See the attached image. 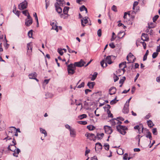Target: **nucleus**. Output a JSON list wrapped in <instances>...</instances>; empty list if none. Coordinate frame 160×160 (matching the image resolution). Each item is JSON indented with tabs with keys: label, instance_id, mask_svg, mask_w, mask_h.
<instances>
[{
	"label": "nucleus",
	"instance_id": "nucleus-25",
	"mask_svg": "<svg viewBox=\"0 0 160 160\" xmlns=\"http://www.w3.org/2000/svg\"><path fill=\"white\" fill-rule=\"evenodd\" d=\"M117 119L114 118L110 121L111 123L112 126H114L116 124L117 125V122H116Z\"/></svg>",
	"mask_w": 160,
	"mask_h": 160
},
{
	"label": "nucleus",
	"instance_id": "nucleus-64",
	"mask_svg": "<svg viewBox=\"0 0 160 160\" xmlns=\"http://www.w3.org/2000/svg\"><path fill=\"white\" fill-rule=\"evenodd\" d=\"M156 51L157 52H160V45L157 47Z\"/></svg>",
	"mask_w": 160,
	"mask_h": 160
},
{
	"label": "nucleus",
	"instance_id": "nucleus-47",
	"mask_svg": "<svg viewBox=\"0 0 160 160\" xmlns=\"http://www.w3.org/2000/svg\"><path fill=\"white\" fill-rule=\"evenodd\" d=\"M84 86V82H82V83L79 85L77 87V88H81L82 87H83Z\"/></svg>",
	"mask_w": 160,
	"mask_h": 160
},
{
	"label": "nucleus",
	"instance_id": "nucleus-50",
	"mask_svg": "<svg viewBox=\"0 0 160 160\" xmlns=\"http://www.w3.org/2000/svg\"><path fill=\"white\" fill-rule=\"evenodd\" d=\"M111 9L112 10L115 12H116L117 11L116 7L114 5L112 6Z\"/></svg>",
	"mask_w": 160,
	"mask_h": 160
},
{
	"label": "nucleus",
	"instance_id": "nucleus-24",
	"mask_svg": "<svg viewBox=\"0 0 160 160\" xmlns=\"http://www.w3.org/2000/svg\"><path fill=\"white\" fill-rule=\"evenodd\" d=\"M124 34L125 33L123 32L120 31L118 33L117 37L119 38H121L124 36Z\"/></svg>",
	"mask_w": 160,
	"mask_h": 160
},
{
	"label": "nucleus",
	"instance_id": "nucleus-43",
	"mask_svg": "<svg viewBox=\"0 0 160 160\" xmlns=\"http://www.w3.org/2000/svg\"><path fill=\"white\" fill-rule=\"evenodd\" d=\"M159 17L158 15H156L153 18V20L154 22H155Z\"/></svg>",
	"mask_w": 160,
	"mask_h": 160
},
{
	"label": "nucleus",
	"instance_id": "nucleus-16",
	"mask_svg": "<svg viewBox=\"0 0 160 160\" xmlns=\"http://www.w3.org/2000/svg\"><path fill=\"white\" fill-rule=\"evenodd\" d=\"M69 9V7H65L63 9V12L64 14L67 15L68 16H69L68 14V12Z\"/></svg>",
	"mask_w": 160,
	"mask_h": 160
},
{
	"label": "nucleus",
	"instance_id": "nucleus-9",
	"mask_svg": "<svg viewBox=\"0 0 160 160\" xmlns=\"http://www.w3.org/2000/svg\"><path fill=\"white\" fill-rule=\"evenodd\" d=\"M129 106L128 104H125L122 109V112L125 114H127L129 112Z\"/></svg>",
	"mask_w": 160,
	"mask_h": 160
},
{
	"label": "nucleus",
	"instance_id": "nucleus-14",
	"mask_svg": "<svg viewBox=\"0 0 160 160\" xmlns=\"http://www.w3.org/2000/svg\"><path fill=\"white\" fill-rule=\"evenodd\" d=\"M70 135L71 137H75L76 136V132L75 129L73 128H72L70 130Z\"/></svg>",
	"mask_w": 160,
	"mask_h": 160
},
{
	"label": "nucleus",
	"instance_id": "nucleus-21",
	"mask_svg": "<svg viewBox=\"0 0 160 160\" xmlns=\"http://www.w3.org/2000/svg\"><path fill=\"white\" fill-rule=\"evenodd\" d=\"M104 135V134L103 133L101 134L97 133V135L95 136L96 139L98 138V139H101L103 138Z\"/></svg>",
	"mask_w": 160,
	"mask_h": 160
},
{
	"label": "nucleus",
	"instance_id": "nucleus-15",
	"mask_svg": "<svg viewBox=\"0 0 160 160\" xmlns=\"http://www.w3.org/2000/svg\"><path fill=\"white\" fill-rule=\"evenodd\" d=\"M141 39L143 41H147L148 39L147 34L143 33L141 37Z\"/></svg>",
	"mask_w": 160,
	"mask_h": 160
},
{
	"label": "nucleus",
	"instance_id": "nucleus-7",
	"mask_svg": "<svg viewBox=\"0 0 160 160\" xmlns=\"http://www.w3.org/2000/svg\"><path fill=\"white\" fill-rule=\"evenodd\" d=\"M104 129L105 133L108 134H110L112 132V130L110 127L108 126H105Z\"/></svg>",
	"mask_w": 160,
	"mask_h": 160
},
{
	"label": "nucleus",
	"instance_id": "nucleus-22",
	"mask_svg": "<svg viewBox=\"0 0 160 160\" xmlns=\"http://www.w3.org/2000/svg\"><path fill=\"white\" fill-rule=\"evenodd\" d=\"M95 85L94 82H88V83L87 86L90 89H92L93 88L94 86Z\"/></svg>",
	"mask_w": 160,
	"mask_h": 160
},
{
	"label": "nucleus",
	"instance_id": "nucleus-6",
	"mask_svg": "<svg viewBox=\"0 0 160 160\" xmlns=\"http://www.w3.org/2000/svg\"><path fill=\"white\" fill-rule=\"evenodd\" d=\"M85 136L90 140L95 141L96 140L95 135L94 134L86 133Z\"/></svg>",
	"mask_w": 160,
	"mask_h": 160
},
{
	"label": "nucleus",
	"instance_id": "nucleus-30",
	"mask_svg": "<svg viewBox=\"0 0 160 160\" xmlns=\"http://www.w3.org/2000/svg\"><path fill=\"white\" fill-rule=\"evenodd\" d=\"M40 132L44 134L45 136H47V133L45 129H44L42 128H40Z\"/></svg>",
	"mask_w": 160,
	"mask_h": 160
},
{
	"label": "nucleus",
	"instance_id": "nucleus-18",
	"mask_svg": "<svg viewBox=\"0 0 160 160\" xmlns=\"http://www.w3.org/2000/svg\"><path fill=\"white\" fill-rule=\"evenodd\" d=\"M56 1L59 3L58 4V2H57L56 4L59 6H63V5H65V2L64 0H56Z\"/></svg>",
	"mask_w": 160,
	"mask_h": 160
},
{
	"label": "nucleus",
	"instance_id": "nucleus-60",
	"mask_svg": "<svg viewBox=\"0 0 160 160\" xmlns=\"http://www.w3.org/2000/svg\"><path fill=\"white\" fill-rule=\"evenodd\" d=\"M70 53H75V54H76L77 53V52H76L74 50H72L71 49H69V50L68 51Z\"/></svg>",
	"mask_w": 160,
	"mask_h": 160
},
{
	"label": "nucleus",
	"instance_id": "nucleus-13",
	"mask_svg": "<svg viewBox=\"0 0 160 160\" xmlns=\"http://www.w3.org/2000/svg\"><path fill=\"white\" fill-rule=\"evenodd\" d=\"M37 74L36 72H33L29 74V78L30 79H35V78L37 77Z\"/></svg>",
	"mask_w": 160,
	"mask_h": 160
},
{
	"label": "nucleus",
	"instance_id": "nucleus-39",
	"mask_svg": "<svg viewBox=\"0 0 160 160\" xmlns=\"http://www.w3.org/2000/svg\"><path fill=\"white\" fill-rule=\"evenodd\" d=\"M126 62H123L119 64V67L120 68H121L122 66H124L126 65Z\"/></svg>",
	"mask_w": 160,
	"mask_h": 160
},
{
	"label": "nucleus",
	"instance_id": "nucleus-26",
	"mask_svg": "<svg viewBox=\"0 0 160 160\" xmlns=\"http://www.w3.org/2000/svg\"><path fill=\"white\" fill-rule=\"evenodd\" d=\"M14 8L13 9V12L16 15L18 16V17H19L20 15V11L18 10H16V8L15 6H14Z\"/></svg>",
	"mask_w": 160,
	"mask_h": 160
},
{
	"label": "nucleus",
	"instance_id": "nucleus-23",
	"mask_svg": "<svg viewBox=\"0 0 160 160\" xmlns=\"http://www.w3.org/2000/svg\"><path fill=\"white\" fill-rule=\"evenodd\" d=\"M97 148L98 149H102V145L101 143L99 142H97L96 144V146L95 147V149L96 151V148Z\"/></svg>",
	"mask_w": 160,
	"mask_h": 160
},
{
	"label": "nucleus",
	"instance_id": "nucleus-10",
	"mask_svg": "<svg viewBox=\"0 0 160 160\" xmlns=\"http://www.w3.org/2000/svg\"><path fill=\"white\" fill-rule=\"evenodd\" d=\"M60 6L56 3L55 4L56 10L58 13H61L62 12V8Z\"/></svg>",
	"mask_w": 160,
	"mask_h": 160
},
{
	"label": "nucleus",
	"instance_id": "nucleus-53",
	"mask_svg": "<svg viewBox=\"0 0 160 160\" xmlns=\"http://www.w3.org/2000/svg\"><path fill=\"white\" fill-rule=\"evenodd\" d=\"M134 128L135 129H138L139 132L141 129V128H140V126L139 125H137L135 126Z\"/></svg>",
	"mask_w": 160,
	"mask_h": 160
},
{
	"label": "nucleus",
	"instance_id": "nucleus-36",
	"mask_svg": "<svg viewBox=\"0 0 160 160\" xmlns=\"http://www.w3.org/2000/svg\"><path fill=\"white\" fill-rule=\"evenodd\" d=\"M58 52L61 55H62L63 54V52L62 51V49L61 48H58Z\"/></svg>",
	"mask_w": 160,
	"mask_h": 160
},
{
	"label": "nucleus",
	"instance_id": "nucleus-62",
	"mask_svg": "<svg viewBox=\"0 0 160 160\" xmlns=\"http://www.w3.org/2000/svg\"><path fill=\"white\" fill-rule=\"evenodd\" d=\"M65 127L66 128L69 129V130H70V129H72L70 126L68 124L66 125Z\"/></svg>",
	"mask_w": 160,
	"mask_h": 160
},
{
	"label": "nucleus",
	"instance_id": "nucleus-45",
	"mask_svg": "<svg viewBox=\"0 0 160 160\" xmlns=\"http://www.w3.org/2000/svg\"><path fill=\"white\" fill-rule=\"evenodd\" d=\"M148 24V28H153L155 27V25L152 22L150 24Z\"/></svg>",
	"mask_w": 160,
	"mask_h": 160
},
{
	"label": "nucleus",
	"instance_id": "nucleus-11",
	"mask_svg": "<svg viewBox=\"0 0 160 160\" xmlns=\"http://www.w3.org/2000/svg\"><path fill=\"white\" fill-rule=\"evenodd\" d=\"M56 22H51L50 25L52 26V29L55 30L57 31V32L58 31V26L56 25Z\"/></svg>",
	"mask_w": 160,
	"mask_h": 160
},
{
	"label": "nucleus",
	"instance_id": "nucleus-52",
	"mask_svg": "<svg viewBox=\"0 0 160 160\" xmlns=\"http://www.w3.org/2000/svg\"><path fill=\"white\" fill-rule=\"evenodd\" d=\"M115 35V33L114 32H113L112 33V37L111 38V41H112L114 40L115 39V38H116L115 37H114V36Z\"/></svg>",
	"mask_w": 160,
	"mask_h": 160
},
{
	"label": "nucleus",
	"instance_id": "nucleus-58",
	"mask_svg": "<svg viewBox=\"0 0 160 160\" xmlns=\"http://www.w3.org/2000/svg\"><path fill=\"white\" fill-rule=\"evenodd\" d=\"M141 43H142L144 49H145L146 48V44L144 42H141Z\"/></svg>",
	"mask_w": 160,
	"mask_h": 160
},
{
	"label": "nucleus",
	"instance_id": "nucleus-38",
	"mask_svg": "<svg viewBox=\"0 0 160 160\" xmlns=\"http://www.w3.org/2000/svg\"><path fill=\"white\" fill-rule=\"evenodd\" d=\"M28 35L29 38H31L32 35V30L29 31L28 33Z\"/></svg>",
	"mask_w": 160,
	"mask_h": 160
},
{
	"label": "nucleus",
	"instance_id": "nucleus-3",
	"mask_svg": "<svg viewBox=\"0 0 160 160\" xmlns=\"http://www.w3.org/2000/svg\"><path fill=\"white\" fill-rule=\"evenodd\" d=\"M76 67L72 63L70 64L67 66V70L68 74L70 75L74 74L75 72Z\"/></svg>",
	"mask_w": 160,
	"mask_h": 160
},
{
	"label": "nucleus",
	"instance_id": "nucleus-8",
	"mask_svg": "<svg viewBox=\"0 0 160 160\" xmlns=\"http://www.w3.org/2000/svg\"><path fill=\"white\" fill-rule=\"evenodd\" d=\"M133 58L134 56L132 53L131 52L129 53L127 57V59L128 61V63L132 62L131 59H133Z\"/></svg>",
	"mask_w": 160,
	"mask_h": 160
},
{
	"label": "nucleus",
	"instance_id": "nucleus-17",
	"mask_svg": "<svg viewBox=\"0 0 160 160\" xmlns=\"http://www.w3.org/2000/svg\"><path fill=\"white\" fill-rule=\"evenodd\" d=\"M87 18V17H85V18H83V19L81 20L82 25L83 26H84L88 22Z\"/></svg>",
	"mask_w": 160,
	"mask_h": 160
},
{
	"label": "nucleus",
	"instance_id": "nucleus-33",
	"mask_svg": "<svg viewBox=\"0 0 160 160\" xmlns=\"http://www.w3.org/2000/svg\"><path fill=\"white\" fill-rule=\"evenodd\" d=\"M116 97L114 99L112 100L110 102V104L111 105H113L116 103L118 101V100H116Z\"/></svg>",
	"mask_w": 160,
	"mask_h": 160
},
{
	"label": "nucleus",
	"instance_id": "nucleus-4",
	"mask_svg": "<svg viewBox=\"0 0 160 160\" xmlns=\"http://www.w3.org/2000/svg\"><path fill=\"white\" fill-rule=\"evenodd\" d=\"M27 6L28 2L26 0H25L19 5L18 8L21 10H23L26 8H27Z\"/></svg>",
	"mask_w": 160,
	"mask_h": 160
},
{
	"label": "nucleus",
	"instance_id": "nucleus-5",
	"mask_svg": "<svg viewBox=\"0 0 160 160\" xmlns=\"http://www.w3.org/2000/svg\"><path fill=\"white\" fill-rule=\"evenodd\" d=\"M86 63V62L82 60L81 59L80 61L74 62L73 65L75 67H81L84 65Z\"/></svg>",
	"mask_w": 160,
	"mask_h": 160
},
{
	"label": "nucleus",
	"instance_id": "nucleus-40",
	"mask_svg": "<svg viewBox=\"0 0 160 160\" xmlns=\"http://www.w3.org/2000/svg\"><path fill=\"white\" fill-rule=\"evenodd\" d=\"M158 52H154L152 55V57L153 58H155L157 57V56L158 55Z\"/></svg>",
	"mask_w": 160,
	"mask_h": 160
},
{
	"label": "nucleus",
	"instance_id": "nucleus-37",
	"mask_svg": "<svg viewBox=\"0 0 160 160\" xmlns=\"http://www.w3.org/2000/svg\"><path fill=\"white\" fill-rule=\"evenodd\" d=\"M126 79V78L125 77H123L122 78V79H121L119 81V83H122V84L124 82L125 80Z\"/></svg>",
	"mask_w": 160,
	"mask_h": 160
},
{
	"label": "nucleus",
	"instance_id": "nucleus-54",
	"mask_svg": "<svg viewBox=\"0 0 160 160\" xmlns=\"http://www.w3.org/2000/svg\"><path fill=\"white\" fill-rule=\"evenodd\" d=\"M128 14L129 15H130V13H129V12L127 13V12H125L124 13V16H123V18L125 20L126 19V17L127 15Z\"/></svg>",
	"mask_w": 160,
	"mask_h": 160
},
{
	"label": "nucleus",
	"instance_id": "nucleus-32",
	"mask_svg": "<svg viewBox=\"0 0 160 160\" xmlns=\"http://www.w3.org/2000/svg\"><path fill=\"white\" fill-rule=\"evenodd\" d=\"M147 122L148 126L150 127H152L153 126L152 122L150 120L148 121Z\"/></svg>",
	"mask_w": 160,
	"mask_h": 160
},
{
	"label": "nucleus",
	"instance_id": "nucleus-48",
	"mask_svg": "<svg viewBox=\"0 0 160 160\" xmlns=\"http://www.w3.org/2000/svg\"><path fill=\"white\" fill-rule=\"evenodd\" d=\"M22 13L24 14L25 16H27L29 13L28 10H27L23 11L22 12Z\"/></svg>",
	"mask_w": 160,
	"mask_h": 160
},
{
	"label": "nucleus",
	"instance_id": "nucleus-49",
	"mask_svg": "<svg viewBox=\"0 0 160 160\" xmlns=\"http://www.w3.org/2000/svg\"><path fill=\"white\" fill-rule=\"evenodd\" d=\"M33 16L35 18V20H36L38 24V17L37 15V14L36 12H34L33 14Z\"/></svg>",
	"mask_w": 160,
	"mask_h": 160
},
{
	"label": "nucleus",
	"instance_id": "nucleus-41",
	"mask_svg": "<svg viewBox=\"0 0 160 160\" xmlns=\"http://www.w3.org/2000/svg\"><path fill=\"white\" fill-rule=\"evenodd\" d=\"M152 132L153 134L154 135H156L157 134V129L156 128H153L152 129Z\"/></svg>",
	"mask_w": 160,
	"mask_h": 160
},
{
	"label": "nucleus",
	"instance_id": "nucleus-42",
	"mask_svg": "<svg viewBox=\"0 0 160 160\" xmlns=\"http://www.w3.org/2000/svg\"><path fill=\"white\" fill-rule=\"evenodd\" d=\"M146 137L147 138H152L151 133L149 132H148Z\"/></svg>",
	"mask_w": 160,
	"mask_h": 160
},
{
	"label": "nucleus",
	"instance_id": "nucleus-2",
	"mask_svg": "<svg viewBox=\"0 0 160 160\" xmlns=\"http://www.w3.org/2000/svg\"><path fill=\"white\" fill-rule=\"evenodd\" d=\"M116 128L117 130L121 134L123 135H125L126 133L125 130L128 129L127 128L126 126L120 125H117L116 126Z\"/></svg>",
	"mask_w": 160,
	"mask_h": 160
},
{
	"label": "nucleus",
	"instance_id": "nucleus-44",
	"mask_svg": "<svg viewBox=\"0 0 160 160\" xmlns=\"http://www.w3.org/2000/svg\"><path fill=\"white\" fill-rule=\"evenodd\" d=\"M104 146V147H106V148H105L106 150H109V146L108 144L105 143Z\"/></svg>",
	"mask_w": 160,
	"mask_h": 160
},
{
	"label": "nucleus",
	"instance_id": "nucleus-35",
	"mask_svg": "<svg viewBox=\"0 0 160 160\" xmlns=\"http://www.w3.org/2000/svg\"><path fill=\"white\" fill-rule=\"evenodd\" d=\"M87 115L86 114H83L81 115H80L78 116V118L80 119H82L84 118H86L87 117Z\"/></svg>",
	"mask_w": 160,
	"mask_h": 160
},
{
	"label": "nucleus",
	"instance_id": "nucleus-34",
	"mask_svg": "<svg viewBox=\"0 0 160 160\" xmlns=\"http://www.w3.org/2000/svg\"><path fill=\"white\" fill-rule=\"evenodd\" d=\"M78 123L79 124L82 125H86L87 124V122L86 121H78Z\"/></svg>",
	"mask_w": 160,
	"mask_h": 160
},
{
	"label": "nucleus",
	"instance_id": "nucleus-63",
	"mask_svg": "<svg viewBox=\"0 0 160 160\" xmlns=\"http://www.w3.org/2000/svg\"><path fill=\"white\" fill-rule=\"evenodd\" d=\"M91 160H98L97 157L96 156H94L93 157L91 158Z\"/></svg>",
	"mask_w": 160,
	"mask_h": 160
},
{
	"label": "nucleus",
	"instance_id": "nucleus-51",
	"mask_svg": "<svg viewBox=\"0 0 160 160\" xmlns=\"http://www.w3.org/2000/svg\"><path fill=\"white\" fill-rule=\"evenodd\" d=\"M98 35L99 37H100L102 35V31L101 29H99L98 31Z\"/></svg>",
	"mask_w": 160,
	"mask_h": 160
},
{
	"label": "nucleus",
	"instance_id": "nucleus-29",
	"mask_svg": "<svg viewBox=\"0 0 160 160\" xmlns=\"http://www.w3.org/2000/svg\"><path fill=\"white\" fill-rule=\"evenodd\" d=\"M98 73L97 72H94L93 74L92 75V77L91 79L92 81H94L96 78Z\"/></svg>",
	"mask_w": 160,
	"mask_h": 160
},
{
	"label": "nucleus",
	"instance_id": "nucleus-59",
	"mask_svg": "<svg viewBox=\"0 0 160 160\" xmlns=\"http://www.w3.org/2000/svg\"><path fill=\"white\" fill-rule=\"evenodd\" d=\"M109 46L112 48H114L115 47L114 44L113 43H112L109 44Z\"/></svg>",
	"mask_w": 160,
	"mask_h": 160
},
{
	"label": "nucleus",
	"instance_id": "nucleus-1",
	"mask_svg": "<svg viewBox=\"0 0 160 160\" xmlns=\"http://www.w3.org/2000/svg\"><path fill=\"white\" fill-rule=\"evenodd\" d=\"M116 58V57L113 55L108 56L105 59V60H102L101 62L100 63L101 66L103 68L106 67L107 66V63L111 64L113 63V61Z\"/></svg>",
	"mask_w": 160,
	"mask_h": 160
},
{
	"label": "nucleus",
	"instance_id": "nucleus-61",
	"mask_svg": "<svg viewBox=\"0 0 160 160\" xmlns=\"http://www.w3.org/2000/svg\"><path fill=\"white\" fill-rule=\"evenodd\" d=\"M118 79L119 78L117 76H115L114 77V82H116V81H117Z\"/></svg>",
	"mask_w": 160,
	"mask_h": 160
},
{
	"label": "nucleus",
	"instance_id": "nucleus-57",
	"mask_svg": "<svg viewBox=\"0 0 160 160\" xmlns=\"http://www.w3.org/2000/svg\"><path fill=\"white\" fill-rule=\"evenodd\" d=\"M128 153H125L123 157V159L124 160H127L128 159Z\"/></svg>",
	"mask_w": 160,
	"mask_h": 160
},
{
	"label": "nucleus",
	"instance_id": "nucleus-31",
	"mask_svg": "<svg viewBox=\"0 0 160 160\" xmlns=\"http://www.w3.org/2000/svg\"><path fill=\"white\" fill-rule=\"evenodd\" d=\"M149 53V51L148 50H147L146 51V53L144 55L143 58V61H144L146 60L147 59V57Z\"/></svg>",
	"mask_w": 160,
	"mask_h": 160
},
{
	"label": "nucleus",
	"instance_id": "nucleus-55",
	"mask_svg": "<svg viewBox=\"0 0 160 160\" xmlns=\"http://www.w3.org/2000/svg\"><path fill=\"white\" fill-rule=\"evenodd\" d=\"M111 108L109 104L106 105L105 107H104V108L105 109V108H107V110H109L110 108Z\"/></svg>",
	"mask_w": 160,
	"mask_h": 160
},
{
	"label": "nucleus",
	"instance_id": "nucleus-46",
	"mask_svg": "<svg viewBox=\"0 0 160 160\" xmlns=\"http://www.w3.org/2000/svg\"><path fill=\"white\" fill-rule=\"evenodd\" d=\"M63 14H61L60 15V17L61 18H63L64 19L67 18L69 16L67 15V16H66Z\"/></svg>",
	"mask_w": 160,
	"mask_h": 160
},
{
	"label": "nucleus",
	"instance_id": "nucleus-20",
	"mask_svg": "<svg viewBox=\"0 0 160 160\" xmlns=\"http://www.w3.org/2000/svg\"><path fill=\"white\" fill-rule=\"evenodd\" d=\"M31 43H29L27 44V48L28 52H32V47L31 45Z\"/></svg>",
	"mask_w": 160,
	"mask_h": 160
},
{
	"label": "nucleus",
	"instance_id": "nucleus-27",
	"mask_svg": "<svg viewBox=\"0 0 160 160\" xmlns=\"http://www.w3.org/2000/svg\"><path fill=\"white\" fill-rule=\"evenodd\" d=\"M11 147L14 148H16V147L15 146L13 145H9L8 147V150L12 152H14L15 150V149H14V148L13 149H12L11 148Z\"/></svg>",
	"mask_w": 160,
	"mask_h": 160
},
{
	"label": "nucleus",
	"instance_id": "nucleus-19",
	"mask_svg": "<svg viewBox=\"0 0 160 160\" xmlns=\"http://www.w3.org/2000/svg\"><path fill=\"white\" fill-rule=\"evenodd\" d=\"M32 22V19H30L29 20H26L25 24L27 26H29L31 25Z\"/></svg>",
	"mask_w": 160,
	"mask_h": 160
},
{
	"label": "nucleus",
	"instance_id": "nucleus-56",
	"mask_svg": "<svg viewBox=\"0 0 160 160\" xmlns=\"http://www.w3.org/2000/svg\"><path fill=\"white\" fill-rule=\"evenodd\" d=\"M118 26L119 27L122 26L124 28H126V26H125L122 23H119L118 24Z\"/></svg>",
	"mask_w": 160,
	"mask_h": 160
},
{
	"label": "nucleus",
	"instance_id": "nucleus-12",
	"mask_svg": "<svg viewBox=\"0 0 160 160\" xmlns=\"http://www.w3.org/2000/svg\"><path fill=\"white\" fill-rule=\"evenodd\" d=\"M109 94L111 95H112L116 93V89L115 87H112L109 89Z\"/></svg>",
	"mask_w": 160,
	"mask_h": 160
},
{
	"label": "nucleus",
	"instance_id": "nucleus-28",
	"mask_svg": "<svg viewBox=\"0 0 160 160\" xmlns=\"http://www.w3.org/2000/svg\"><path fill=\"white\" fill-rule=\"evenodd\" d=\"M87 128L89 130H93L95 129V128L92 125H89L87 126Z\"/></svg>",
	"mask_w": 160,
	"mask_h": 160
}]
</instances>
